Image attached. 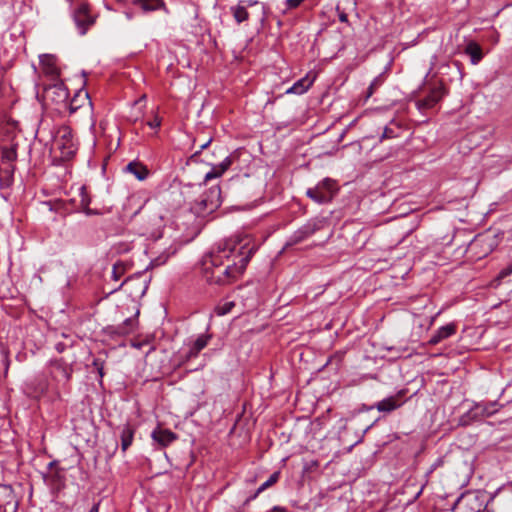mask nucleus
Segmentation results:
<instances>
[{
    "label": "nucleus",
    "mask_w": 512,
    "mask_h": 512,
    "mask_svg": "<svg viewBox=\"0 0 512 512\" xmlns=\"http://www.w3.org/2000/svg\"><path fill=\"white\" fill-rule=\"evenodd\" d=\"M233 241L236 242V250L233 253L228 252L222 264L223 285L231 284L241 277L255 252V246H250L247 237H236Z\"/></svg>",
    "instance_id": "1"
},
{
    "label": "nucleus",
    "mask_w": 512,
    "mask_h": 512,
    "mask_svg": "<svg viewBox=\"0 0 512 512\" xmlns=\"http://www.w3.org/2000/svg\"><path fill=\"white\" fill-rule=\"evenodd\" d=\"M74 363L75 360L68 362L63 357L51 359L47 367L49 382L40 383L35 389V395L40 396L52 391L57 398H60L61 391L68 390Z\"/></svg>",
    "instance_id": "2"
},
{
    "label": "nucleus",
    "mask_w": 512,
    "mask_h": 512,
    "mask_svg": "<svg viewBox=\"0 0 512 512\" xmlns=\"http://www.w3.org/2000/svg\"><path fill=\"white\" fill-rule=\"evenodd\" d=\"M236 250V242L233 238L226 240L217 251L211 252L203 261V277L209 284L223 285L222 264L224 257Z\"/></svg>",
    "instance_id": "3"
},
{
    "label": "nucleus",
    "mask_w": 512,
    "mask_h": 512,
    "mask_svg": "<svg viewBox=\"0 0 512 512\" xmlns=\"http://www.w3.org/2000/svg\"><path fill=\"white\" fill-rule=\"evenodd\" d=\"M500 405L497 401L474 402L471 408L459 418L462 426H469L473 422L482 421L491 417L499 411Z\"/></svg>",
    "instance_id": "4"
},
{
    "label": "nucleus",
    "mask_w": 512,
    "mask_h": 512,
    "mask_svg": "<svg viewBox=\"0 0 512 512\" xmlns=\"http://www.w3.org/2000/svg\"><path fill=\"white\" fill-rule=\"evenodd\" d=\"M54 149L59 150L63 160L71 159L78 149L72 130L68 126H61L56 131L53 141Z\"/></svg>",
    "instance_id": "5"
},
{
    "label": "nucleus",
    "mask_w": 512,
    "mask_h": 512,
    "mask_svg": "<svg viewBox=\"0 0 512 512\" xmlns=\"http://www.w3.org/2000/svg\"><path fill=\"white\" fill-rule=\"evenodd\" d=\"M338 190L335 180L324 178L314 187L308 188L306 196L317 204H327L333 200Z\"/></svg>",
    "instance_id": "6"
},
{
    "label": "nucleus",
    "mask_w": 512,
    "mask_h": 512,
    "mask_svg": "<svg viewBox=\"0 0 512 512\" xmlns=\"http://www.w3.org/2000/svg\"><path fill=\"white\" fill-rule=\"evenodd\" d=\"M44 99L48 104L55 105L56 110L62 112L68 106V89L62 81H56L45 87Z\"/></svg>",
    "instance_id": "7"
},
{
    "label": "nucleus",
    "mask_w": 512,
    "mask_h": 512,
    "mask_svg": "<svg viewBox=\"0 0 512 512\" xmlns=\"http://www.w3.org/2000/svg\"><path fill=\"white\" fill-rule=\"evenodd\" d=\"M486 508L485 499L476 493L462 495L455 503L452 512H483Z\"/></svg>",
    "instance_id": "8"
},
{
    "label": "nucleus",
    "mask_w": 512,
    "mask_h": 512,
    "mask_svg": "<svg viewBox=\"0 0 512 512\" xmlns=\"http://www.w3.org/2000/svg\"><path fill=\"white\" fill-rule=\"evenodd\" d=\"M406 390L401 389L398 392H396L394 395L388 396L381 401L377 402L374 405H371L368 410L377 409L381 413H391L397 409H399L401 406L404 405L406 402Z\"/></svg>",
    "instance_id": "9"
},
{
    "label": "nucleus",
    "mask_w": 512,
    "mask_h": 512,
    "mask_svg": "<svg viewBox=\"0 0 512 512\" xmlns=\"http://www.w3.org/2000/svg\"><path fill=\"white\" fill-rule=\"evenodd\" d=\"M323 227V220L314 218L296 230L287 241V246L299 244Z\"/></svg>",
    "instance_id": "10"
},
{
    "label": "nucleus",
    "mask_w": 512,
    "mask_h": 512,
    "mask_svg": "<svg viewBox=\"0 0 512 512\" xmlns=\"http://www.w3.org/2000/svg\"><path fill=\"white\" fill-rule=\"evenodd\" d=\"M73 19L80 35H85L95 23V17L91 15L89 5L86 3H81L74 11Z\"/></svg>",
    "instance_id": "11"
},
{
    "label": "nucleus",
    "mask_w": 512,
    "mask_h": 512,
    "mask_svg": "<svg viewBox=\"0 0 512 512\" xmlns=\"http://www.w3.org/2000/svg\"><path fill=\"white\" fill-rule=\"evenodd\" d=\"M138 315L139 310L136 311L133 317L125 319L121 324L107 326L105 331L112 337L127 336L136 331L138 327Z\"/></svg>",
    "instance_id": "12"
},
{
    "label": "nucleus",
    "mask_w": 512,
    "mask_h": 512,
    "mask_svg": "<svg viewBox=\"0 0 512 512\" xmlns=\"http://www.w3.org/2000/svg\"><path fill=\"white\" fill-rule=\"evenodd\" d=\"M446 94L445 87L440 84L433 87L427 96L416 101V107L419 111L424 112L433 108Z\"/></svg>",
    "instance_id": "13"
},
{
    "label": "nucleus",
    "mask_w": 512,
    "mask_h": 512,
    "mask_svg": "<svg viewBox=\"0 0 512 512\" xmlns=\"http://www.w3.org/2000/svg\"><path fill=\"white\" fill-rule=\"evenodd\" d=\"M40 66L45 76L51 80L59 81L60 68L57 64V58L52 54L40 55Z\"/></svg>",
    "instance_id": "14"
},
{
    "label": "nucleus",
    "mask_w": 512,
    "mask_h": 512,
    "mask_svg": "<svg viewBox=\"0 0 512 512\" xmlns=\"http://www.w3.org/2000/svg\"><path fill=\"white\" fill-rule=\"evenodd\" d=\"M12 506L15 512L18 506L14 490L11 485L0 484V508L7 509Z\"/></svg>",
    "instance_id": "15"
},
{
    "label": "nucleus",
    "mask_w": 512,
    "mask_h": 512,
    "mask_svg": "<svg viewBox=\"0 0 512 512\" xmlns=\"http://www.w3.org/2000/svg\"><path fill=\"white\" fill-rule=\"evenodd\" d=\"M457 326L455 323H449L438 328L435 333L431 336L428 343L430 345H436L441 341L451 337L456 333Z\"/></svg>",
    "instance_id": "16"
},
{
    "label": "nucleus",
    "mask_w": 512,
    "mask_h": 512,
    "mask_svg": "<svg viewBox=\"0 0 512 512\" xmlns=\"http://www.w3.org/2000/svg\"><path fill=\"white\" fill-rule=\"evenodd\" d=\"M151 437L154 441H156L158 444H160L162 447H166L169 444H171L173 441L176 440L177 436L175 433L168 429H155Z\"/></svg>",
    "instance_id": "17"
},
{
    "label": "nucleus",
    "mask_w": 512,
    "mask_h": 512,
    "mask_svg": "<svg viewBox=\"0 0 512 512\" xmlns=\"http://www.w3.org/2000/svg\"><path fill=\"white\" fill-rule=\"evenodd\" d=\"M493 239L489 236H477L470 244V250L474 251L478 247H483L482 254L479 257L488 255L493 250Z\"/></svg>",
    "instance_id": "18"
},
{
    "label": "nucleus",
    "mask_w": 512,
    "mask_h": 512,
    "mask_svg": "<svg viewBox=\"0 0 512 512\" xmlns=\"http://www.w3.org/2000/svg\"><path fill=\"white\" fill-rule=\"evenodd\" d=\"M125 171L133 174L139 181L145 180L149 175L148 168L141 162L132 161L127 164Z\"/></svg>",
    "instance_id": "19"
},
{
    "label": "nucleus",
    "mask_w": 512,
    "mask_h": 512,
    "mask_svg": "<svg viewBox=\"0 0 512 512\" xmlns=\"http://www.w3.org/2000/svg\"><path fill=\"white\" fill-rule=\"evenodd\" d=\"M232 165V159L230 156L225 157V159L218 165L212 166L211 170L206 173L204 180L207 182L211 179L220 177L229 167Z\"/></svg>",
    "instance_id": "20"
},
{
    "label": "nucleus",
    "mask_w": 512,
    "mask_h": 512,
    "mask_svg": "<svg viewBox=\"0 0 512 512\" xmlns=\"http://www.w3.org/2000/svg\"><path fill=\"white\" fill-rule=\"evenodd\" d=\"M232 165V159L230 156L225 157V159L218 165L212 166L211 170L206 173L204 180L207 182L211 179L220 177L229 167Z\"/></svg>",
    "instance_id": "21"
},
{
    "label": "nucleus",
    "mask_w": 512,
    "mask_h": 512,
    "mask_svg": "<svg viewBox=\"0 0 512 512\" xmlns=\"http://www.w3.org/2000/svg\"><path fill=\"white\" fill-rule=\"evenodd\" d=\"M232 165V159L230 156L225 157V159L218 165L212 166L211 170L206 173L204 180L207 182L211 179L220 177L229 167Z\"/></svg>",
    "instance_id": "22"
},
{
    "label": "nucleus",
    "mask_w": 512,
    "mask_h": 512,
    "mask_svg": "<svg viewBox=\"0 0 512 512\" xmlns=\"http://www.w3.org/2000/svg\"><path fill=\"white\" fill-rule=\"evenodd\" d=\"M232 165V159L230 156L225 157V159L218 165L212 166L211 170L206 173L204 180L207 182L211 179L220 177L229 167Z\"/></svg>",
    "instance_id": "23"
},
{
    "label": "nucleus",
    "mask_w": 512,
    "mask_h": 512,
    "mask_svg": "<svg viewBox=\"0 0 512 512\" xmlns=\"http://www.w3.org/2000/svg\"><path fill=\"white\" fill-rule=\"evenodd\" d=\"M210 338H211V336L207 335V334L199 335L197 337V339L191 345V347L186 355V358L191 359V358L197 357L199 352L201 350H203L208 345Z\"/></svg>",
    "instance_id": "24"
},
{
    "label": "nucleus",
    "mask_w": 512,
    "mask_h": 512,
    "mask_svg": "<svg viewBox=\"0 0 512 512\" xmlns=\"http://www.w3.org/2000/svg\"><path fill=\"white\" fill-rule=\"evenodd\" d=\"M314 78H309V76H305L299 80H297L290 88L286 90L287 94H298L301 95L305 93L313 84Z\"/></svg>",
    "instance_id": "25"
},
{
    "label": "nucleus",
    "mask_w": 512,
    "mask_h": 512,
    "mask_svg": "<svg viewBox=\"0 0 512 512\" xmlns=\"http://www.w3.org/2000/svg\"><path fill=\"white\" fill-rule=\"evenodd\" d=\"M14 165L2 164L0 168V189L8 188L13 183Z\"/></svg>",
    "instance_id": "26"
},
{
    "label": "nucleus",
    "mask_w": 512,
    "mask_h": 512,
    "mask_svg": "<svg viewBox=\"0 0 512 512\" xmlns=\"http://www.w3.org/2000/svg\"><path fill=\"white\" fill-rule=\"evenodd\" d=\"M134 439V429L130 425H124L120 432L121 450H126L132 445Z\"/></svg>",
    "instance_id": "27"
},
{
    "label": "nucleus",
    "mask_w": 512,
    "mask_h": 512,
    "mask_svg": "<svg viewBox=\"0 0 512 512\" xmlns=\"http://www.w3.org/2000/svg\"><path fill=\"white\" fill-rule=\"evenodd\" d=\"M465 53L470 56V60L473 65L478 64L483 58L480 45L474 41H471L466 45Z\"/></svg>",
    "instance_id": "28"
},
{
    "label": "nucleus",
    "mask_w": 512,
    "mask_h": 512,
    "mask_svg": "<svg viewBox=\"0 0 512 512\" xmlns=\"http://www.w3.org/2000/svg\"><path fill=\"white\" fill-rule=\"evenodd\" d=\"M178 248L177 246L175 245H171L169 246L165 251H163L160 255H158L157 257H155L154 259L151 260V263L150 265L152 267H158V266H161L163 264H165L167 262V260L176 254Z\"/></svg>",
    "instance_id": "29"
},
{
    "label": "nucleus",
    "mask_w": 512,
    "mask_h": 512,
    "mask_svg": "<svg viewBox=\"0 0 512 512\" xmlns=\"http://www.w3.org/2000/svg\"><path fill=\"white\" fill-rule=\"evenodd\" d=\"M17 159V148L16 145L10 147H2L1 152V163L7 165H14L13 163Z\"/></svg>",
    "instance_id": "30"
},
{
    "label": "nucleus",
    "mask_w": 512,
    "mask_h": 512,
    "mask_svg": "<svg viewBox=\"0 0 512 512\" xmlns=\"http://www.w3.org/2000/svg\"><path fill=\"white\" fill-rule=\"evenodd\" d=\"M44 205H46L50 211L61 212L64 214H69L74 211L68 207V203L64 200H49L44 202Z\"/></svg>",
    "instance_id": "31"
},
{
    "label": "nucleus",
    "mask_w": 512,
    "mask_h": 512,
    "mask_svg": "<svg viewBox=\"0 0 512 512\" xmlns=\"http://www.w3.org/2000/svg\"><path fill=\"white\" fill-rule=\"evenodd\" d=\"M133 4L139 5L143 11H155L164 6L162 0H132Z\"/></svg>",
    "instance_id": "32"
},
{
    "label": "nucleus",
    "mask_w": 512,
    "mask_h": 512,
    "mask_svg": "<svg viewBox=\"0 0 512 512\" xmlns=\"http://www.w3.org/2000/svg\"><path fill=\"white\" fill-rule=\"evenodd\" d=\"M231 11L237 23H242L249 17L244 1H239L236 6L231 7Z\"/></svg>",
    "instance_id": "33"
},
{
    "label": "nucleus",
    "mask_w": 512,
    "mask_h": 512,
    "mask_svg": "<svg viewBox=\"0 0 512 512\" xmlns=\"http://www.w3.org/2000/svg\"><path fill=\"white\" fill-rule=\"evenodd\" d=\"M279 478H280V471H275L274 473H272L270 475V477L264 483H262L258 487V492H263L266 489H268L269 487L273 486L274 484H276L278 482Z\"/></svg>",
    "instance_id": "34"
},
{
    "label": "nucleus",
    "mask_w": 512,
    "mask_h": 512,
    "mask_svg": "<svg viewBox=\"0 0 512 512\" xmlns=\"http://www.w3.org/2000/svg\"><path fill=\"white\" fill-rule=\"evenodd\" d=\"M234 306H235V304L232 301H227V302H224V303H220V304H218L215 307V313L218 316L226 315V314H228V313H230L232 311Z\"/></svg>",
    "instance_id": "35"
},
{
    "label": "nucleus",
    "mask_w": 512,
    "mask_h": 512,
    "mask_svg": "<svg viewBox=\"0 0 512 512\" xmlns=\"http://www.w3.org/2000/svg\"><path fill=\"white\" fill-rule=\"evenodd\" d=\"M79 196H80L79 209L87 208V206H89L91 203V198H90L85 186H81L79 188Z\"/></svg>",
    "instance_id": "36"
},
{
    "label": "nucleus",
    "mask_w": 512,
    "mask_h": 512,
    "mask_svg": "<svg viewBox=\"0 0 512 512\" xmlns=\"http://www.w3.org/2000/svg\"><path fill=\"white\" fill-rule=\"evenodd\" d=\"M511 274H512V263L510 265H508L507 267L503 268L498 273V275L494 279V282L496 283L495 286L499 285L503 279H505L506 277H508Z\"/></svg>",
    "instance_id": "37"
},
{
    "label": "nucleus",
    "mask_w": 512,
    "mask_h": 512,
    "mask_svg": "<svg viewBox=\"0 0 512 512\" xmlns=\"http://www.w3.org/2000/svg\"><path fill=\"white\" fill-rule=\"evenodd\" d=\"M80 97V94H76L73 99H68V106L66 110H69L70 114L76 112L81 107V104L79 103Z\"/></svg>",
    "instance_id": "38"
},
{
    "label": "nucleus",
    "mask_w": 512,
    "mask_h": 512,
    "mask_svg": "<svg viewBox=\"0 0 512 512\" xmlns=\"http://www.w3.org/2000/svg\"><path fill=\"white\" fill-rule=\"evenodd\" d=\"M398 134H397V131L392 128V127H389V126H386L383 130V133L381 135V140H384V139H392V138H395L397 137Z\"/></svg>",
    "instance_id": "39"
},
{
    "label": "nucleus",
    "mask_w": 512,
    "mask_h": 512,
    "mask_svg": "<svg viewBox=\"0 0 512 512\" xmlns=\"http://www.w3.org/2000/svg\"><path fill=\"white\" fill-rule=\"evenodd\" d=\"M123 271H124V267L122 264H119V263L114 264L113 269H112V278L115 281H118L120 279Z\"/></svg>",
    "instance_id": "40"
},
{
    "label": "nucleus",
    "mask_w": 512,
    "mask_h": 512,
    "mask_svg": "<svg viewBox=\"0 0 512 512\" xmlns=\"http://www.w3.org/2000/svg\"><path fill=\"white\" fill-rule=\"evenodd\" d=\"M304 0H286L284 5L286 10H292L299 7Z\"/></svg>",
    "instance_id": "41"
},
{
    "label": "nucleus",
    "mask_w": 512,
    "mask_h": 512,
    "mask_svg": "<svg viewBox=\"0 0 512 512\" xmlns=\"http://www.w3.org/2000/svg\"><path fill=\"white\" fill-rule=\"evenodd\" d=\"M146 124L152 129H157L161 126V119L158 115H155L154 118L147 121Z\"/></svg>",
    "instance_id": "42"
},
{
    "label": "nucleus",
    "mask_w": 512,
    "mask_h": 512,
    "mask_svg": "<svg viewBox=\"0 0 512 512\" xmlns=\"http://www.w3.org/2000/svg\"><path fill=\"white\" fill-rule=\"evenodd\" d=\"M72 345H73L72 341L70 343L58 342L55 344V349L58 353H63L69 347H72Z\"/></svg>",
    "instance_id": "43"
},
{
    "label": "nucleus",
    "mask_w": 512,
    "mask_h": 512,
    "mask_svg": "<svg viewBox=\"0 0 512 512\" xmlns=\"http://www.w3.org/2000/svg\"><path fill=\"white\" fill-rule=\"evenodd\" d=\"M93 365L96 367V369H97V371L99 373V376L102 378L104 376V372H103L104 365H103V362H101L98 359H95L93 361Z\"/></svg>",
    "instance_id": "44"
},
{
    "label": "nucleus",
    "mask_w": 512,
    "mask_h": 512,
    "mask_svg": "<svg viewBox=\"0 0 512 512\" xmlns=\"http://www.w3.org/2000/svg\"><path fill=\"white\" fill-rule=\"evenodd\" d=\"M338 12V18L341 22L347 23L348 22V15L344 11H340L339 7H337Z\"/></svg>",
    "instance_id": "45"
},
{
    "label": "nucleus",
    "mask_w": 512,
    "mask_h": 512,
    "mask_svg": "<svg viewBox=\"0 0 512 512\" xmlns=\"http://www.w3.org/2000/svg\"><path fill=\"white\" fill-rule=\"evenodd\" d=\"M81 210L87 215V216H91V215H98L99 212L98 210H95V209H91L89 208V206H87V208H81Z\"/></svg>",
    "instance_id": "46"
},
{
    "label": "nucleus",
    "mask_w": 512,
    "mask_h": 512,
    "mask_svg": "<svg viewBox=\"0 0 512 512\" xmlns=\"http://www.w3.org/2000/svg\"><path fill=\"white\" fill-rule=\"evenodd\" d=\"M376 85H377V79H375V80L370 84V86H369V88H368V90H369V91H368V96H371V95L373 94V90H374V88L376 87Z\"/></svg>",
    "instance_id": "47"
},
{
    "label": "nucleus",
    "mask_w": 512,
    "mask_h": 512,
    "mask_svg": "<svg viewBox=\"0 0 512 512\" xmlns=\"http://www.w3.org/2000/svg\"><path fill=\"white\" fill-rule=\"evenodd\" d=\"M269 512H287V509L281 506H274Z\"/></svg>",
    "instance_id": "48"
},
{
    "label": "nucleus",
    "mask_w": 512,
    "mask_h": 512,
    "mask_svg": "<svg viewBox=\"0 0 512 512\" xmlns=\"http://www.w3.org/2000/svg\"><path fill=\"white\" fill-rule=\"evenodd\" d=\"M260 493H261V492H258V489H257V490L252 494V495H250V496L247 498L246 502H250V501H252V500H255V499L259 496V494H260Z\"/></svg>",
    "instance_id": "49"
},
{
    "label": "nucleus",
    "mask_w": 512,
    "mask_h": 512,
    "mask_svg": "<svg viewBox=\"0 0 512 512\" xmlns=\"http://www.w3.org/2000/svg\"><path fill=\"white\" fill-rule=\"evenodd\" d=\"M99 506L100 502L95 503L92 508L89 510V512H99Z\"/></svg>",
    "instance_id": "50"
},
{
    "label": "nucleus",
    "mask_w": 512,
    "mask_h": 512,
    "mask_svg": "<svg viewBox=\"0 0 512 512\" xmlns=\"http://www.w3.org/2000/svg\"><path fill=\"white\" fill-rule=\"evenodd\" d=\"M258 1L256 0H249V1H244V5L247 7V6H253L255 4H257Z\"/></svg>",
    "instance_id": "51"
},
{
    "label": "nucleus",
    "mask_w": 512,
    "mask_h": 512,
    "mask_svg": "<svg viewBox=\"0 0 512 512\" xmlns=\"http://www.w3.org/2000/svg\"><path fill=\"white\" fill-rule=\"evenodd\" d=\"M211 193H215L216 196H219L220 195V188L219 187H216L214 189H211Z\"/></svg>",
    "instance_id": "52"
},
{
    "label": "nucleus",
    "mask_w": 512,
    "mask_h": 512,
    "mask_svg": "<svg viewBox=\"0 0 512 512\" xmlns=\"http://www.w3.org/2000/svg\"><path fill=\"white\" fill-rule=\"evenodd\" d=\"M210 142H211V139H209V140H208L207 142H205L204 144H201V145H200V149H201V150L205 149V148L210 144Z\"/></svg>",
    "instance_id": "53"
},
{
    "label": "nucleus",
    "mask_w": 512,
    "mask_h": 512,
    "mask_svg": "<svg viewBox=\"0 0 512 512\" xmlns=\"http://www.w3.org/2000/svg\"><path fill=\"white\" fill-rule=\"evenodd\" d=\"M369 407H370V406H367V405L363 404V405L361 406V408H360V411H362V412H363V411H369V410L367 409V408H369Z\"/></svg>",
    "instance_id": "54"
},
{
    "label": "nucleus",
    "mask_w": 512,
    "mask_h": 512,
    "mask_svg": "<svg viewBox=\"0 0 512 512\" xmlns=\"http://www.w3.org/2000/svg\"><path fill=\"white\" fill-rule=\"evenodd\" d=\"M82 100H87L88 101V104L91 105V102L89 101V97H88V94L86 93L84 95V97L82 98Z\"/></svg>",
    "instance_id": "55"
},
{
    "label": "nucleus",
    "mask_w": 512,
    "mask_h": 512,
    "mask_svg": "<svg viewBox=\"0 0 512 512\" xmlns=\"http://www.w3.org/2000/svg\"><path fill=\"white\" fill-rule=\"evenodd\" d=\"M133 280H134L133 278H129V279H127L126 281H124V282L119 286V288H120L123 284L128 283V282H131V281H133Z\"/></svg>",
    "instance_id": "56"
}]
</instances>
